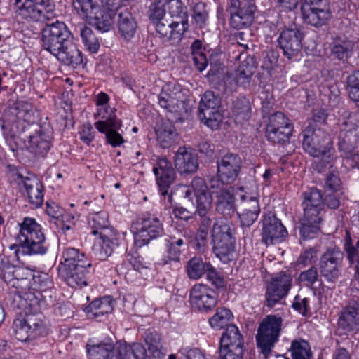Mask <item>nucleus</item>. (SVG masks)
I'll return each mask as SVG.
<instances>
[{
	"mask_svg": "<svg viewBox=\"0 0 359 359\" xmlns=\"http://www.w3.org/2000/svg\"><path fill=\"white\" fill-rule=\"evenodd\" d=\"M41 42L44 50L62 64L76 68L83 64L82 53L77 48L74 36L66 24L57 20L42 29Z\"/></svg>",
	"mask_w": 359,
	"mask_h": 359,
	"instance_id": "1",
	"label": "nucleus"
},
{
	"mask_svg": "<svg viewBox=\"0 0 359 359\" xmlns=\"http://www.w3.org/2000/svg\"><path fill=\"white\" fill-rule=\"evenodd\" d=\"M19 226L20 231L16 236L18 243L9 247L10 250H13L15 257L19 259L20 252L25 255L46 254L48 250L46 237L41 226L35 219L25 217Z\"/></svg>",
	"mask_w": 359,
	"mask_h": 359,
	"instance_id": "2",
	"label": "nucleus"
},
{
	"mask_svg": "<svg viewBox=\"0 0 359 359\" xmlns=\"http://www.w3.org/2000/svg\"><path fill=\"white\" fill-rule=\"evenodd\" d=\"M109 97L101 92L96 96L95 103L98 107L95 118L100 120L95 123L96 129L105 135L107 142L113 147L121 146L124 142L122 136V121L116 115V109L108 105Z\"/></svg>",
	"mask_w": 359,
	"mask_h": 359,
	"instance_id": "3",
	"label": "nucleus"
},
{
	"mask_svg": "<svg viewBox=\"0 0 359 359\" xmlns=\"http://www.w3.org/2000/svg\"><path fill=\"white\" fill-rule=\"evenodd\" d=\"M210 233L215 255L224 263L231 260L236 242L234 224L226 219L217 220L214 222Z\"/></svg>",
	"mask_w": 359,
	"mask_h": 359,
	"instance_id": "4",
	"label": "nucleus"
},
{
	"mask_svg": "<svg viewBox=\"0 0 359 359\" xmlns=\"http://www.w3.org/2000/svg\"><path fill=\"white\" fill-rule=\"evenodd\" d=\"M15 338L21 341L33 340L48 334L46 319L42 312L28 313L22 318L14 320Z\"/></svg>",
	"mask_w": 359,
	"mask_h": 359,
	"instance_id": "5",
	"label": "nucleus"
},
{
	"mask_svg": "<svg viewBox=\"0 0 359 359\" xmlns=\"http://www.w3.org/2000/svg\"><path fill=\"white\" fill-rule=\"evenodd\" d=\"M132 229L134 232L135 241L139 246L147 245L150 241L164 234L163 223L158 217L149 212L140 215L133 222Z\"/></svg>",
	"mask_w": 359,
	"mask_h": 359,
	"instance_id": "6",
	"label": "nucleus"
},
{
	"mask_svg": "<svg viewBox=\"0 0 359 359\" xmlns=\"http://www.w3.org/2000/svg\"><path fill=\"white\" fill-rule=\"evenodd\" d=\"M199 117L201 121L212 130L217 129L224 116L222 111V98L215 93L207 90L199 103Z\"/></svg>",
	"mask_w": 359,
	"mask_h": 359,
	"instance_id": "7",
	"label": "nucleus"
},
{
	"mask_svg": "<svg viewBox=\"0 0 359 359\" xmlns=\"http://www.w3.org/2000/svg\"><path fill=\"white\" fill-rule=\"evenodd\" d=\"M282 321L281 317L269 315L260 323L256 339L257 346L264 355H269L278 341Z\"/></svg>",
	"mask_w": 359,
	"mask_h": 359,
	"instance_id": "8",
	"label": "nucleus"
},
{
	"mask_svg": "<svg viewBox=\"0 0 359 359\" xmlns=\"http://www.w3.org/2000/svg\"><path fill=\"white\" fill-rule=\"evenodd\" d=\"M227 6L233 29L247 28L252 24L257 11L255 0H228Z\"/></svg>",
	"mask_w": 359,
	"mask_h": 359,
	"instance_id": "9",
	"label": "nucleus"
},
{
	"mask_svg": "<svg viewBox=\"0 0 359 359\" xmlns=\"http://www.w3.org/2000/svg\"><path fill=\"white\" fill-rule=\"evenodd\" d=\"M16 12L22 18L41 20L50 18L55 8V0H15Z\"/></svg>",
	"mask_w": 359,
	"mask_h": 359,
	"instance_id": "10",
	"label": "nucleus"
},
{
	"mask_svg": "<svg viewBox=\"0 0 359 359\" xmlns=\"http://www.w3.org/2000/svg\"><path fill=\"white\" fill-rule=\"evenodd\" d=\"M13 300L19 309L24 310L25 314L41 312V310L53 304L54 302L52 294L48 297L42 292L32 290L15 292Z\"/></svg>",
	"mask_w": 359,
	"mask_h": 359,
	"instance_id": "11",
	"label": "nucleus"
},
{
	"mask_svg": "<svg viewBox=\"0 0 359 359\" xmlns=\"http://www.w3.org/2000/svg\"><path fill=\"white\" fill-rule=\"evenodd\" d=\"M20 191L27 196L29 203L35 208L41 206L43 201L44 187L36 176L33 174L16 173L14 179Z\"/></svg>",
	"mask_w": 359,
	"mask_h": 359,
	"instance_id": "12",
	"label": "nucleus"
},
{
	"mask_svg": "<svg viewBox=\"0 0 359 359\" xmlns=\"http://www.w3.org/2000/svg\"><path fill=\"white\" fill-rule=\"evenodd\" d=\"M192 188H187L184 192V197L191 199L194 195L196 198V210L194 214L198 215L201 219L204 218H210V211L212 208V196L211 192L206 191V187L204 181L201 177H196L191 182Z\"/></svg>",
	"mask_w": 359,
	"mask_h": 359,
	"instance_id": "13",
	"label": "nucleus"
},
{
	"mask_svg": "<svg viewBox=\"0 0 359 359\" xmlns=\"http://www.w3.org/2000/svg\"><path fill=\"white\" fill-rule=\"evenodd\" d=\"M313 194V187L302 193L303 213L299 219L301 244L314 238V199Z\"/></svg>",
	"mask_w": 359,
	"mask_h": 359,
	"instance_id": "14",
	"label": "nucleus"
},
{
	"mask_svg": "<svg viewBox=\"0 0 359 359\" xmlns=\"http://www.w3.org/2000/svg\"><path fill=\"white\" fill-rule=\"evenodd\" d=\"M217 178L210 180H219L222 185L230 184L237 179L242 165V160L238 154L227 152L217 161Z\"/></svg>",
	"mask_w": 359,
	"mask_h": 359,
	"instance_id": "15",
	"label": "nucleus"
},
{
	"mask_svg": "<svg viewBox=\"0 0 359 359\" xmlns=\"http://www.w3.org/2000/svg\"><path fill=\"white\" fill-rule=\"evenodd\" d=\"M153 172L159 192L163 196H168V201L171 202L172 195L169 193V190L176 179L175 170L171 161L165 157L158 158L153 165Z\"/></svg>",
	"mask_w": 359,
	"mask_h": 359,
	"instance_id": "16",
	"label": "nucleus"
},
{
	"mask_svg": "<svg viewBox=\"0 0 359 359\" xmlns=\"http://www.w3.org/2000/svg\"><path fill=\"white\" fill-rule=\"evenodd\" d=\"M191 306L200 312L208 313L217 304V296L214 290L204 284H196L190 290Z\"/></svg>",
	"mask_w": 359,
	"mask_h": 359,
	"instance_id": "17",
	"label": "nucleus"
},
{
	"mask_svg": "<svg viewBox=\"0 0 359 359\" xmlns=\"http://www.w3.org/2000/svg\"><path fill=\"white\" fill-rule=\"evenodd\" d=\"M208 189L217 197L216 210L224 217H231L236 211L235 198L230 187L219 183V180H210Z\"/></svg>",
	"mask_w": 359,
	"mask_h": 359,
	"instance_id": "18",
	"label": "nucleus"
},
{
	"mask_svg": "<svg viewBox=\"0 0 359 359\" xmlns=\"http://www.w3.org/2000/svg\"><path fill=\"white\" fill-rule=\"evenodd\" d=\"M344 253L337 248H328L322 255L319 268L320 273L328 280L333 281L341 274Z\"/></svg>",
	"mask_w": 359,
	"mask_h": 359,
	"instance_id": "19",
	"label": "nucleus"
},
{
	"mask_svg": "<svg viewBox=\"0 0 359 359\" xmlns=\"http://www.w3.org/2000/svg\"><path fill=\"white\" fill-rule=\"evenodd\" d=\"M35 133H29L25 137L29 139V149L39 157H45L51 147L53 139V130L50 127L44 123L43 125L36 124L34 126Z\"/></svg>",
	"mask_w": 359,
	"mask_h": 359,
	"instance_id": "20",
	"label": "nucleus"
},
{
	"mask_svg": "<svg viewBox=\"0 0 359 359\" xmlns=\"http://www.w3.org/2000/svg\"><path fill=\"white\" fill-rule=\"evenodd\" d=\"M292 278L285 272L279 273L267 285L266 291V306L273 308L288 293Z\"/></svg>",
	"mask_w": 359,
	"mask_h": 359,
	"instance_id": "21",
	"label": "nucleus"
},
{
	"mask_svg": "<svg viewBox=\"0 0 359 359\" xmlns=\"http://www.w3.org/2000/svg\"><path fill=\"white\" fill-rule=\"evenodd\" d=\"M287 236V231L275 215L269 212L264 215L262 233V242L273 245L282 242Z\"/></svg>",
	"mask_w": 359,
	"mask_h": 359,
	"instance_id": "22",
	"label": "nucleus"
},
{
	"mask_svg": "<svg viewBox=\"0 0 359 359\" xmlns=\"http://www.w3.org/2000/svg\"><path fill=\"white\" fill-rule=\"evenodd\" d=\"M254 66L248 60L243 61L233 73L226 74L224 78V92L233 91L237 86L246 88L250 86L251 78L254 74Z\"/></svg>",
	"mask_w": 359,
	"mask_h": 359,
	"instance_id": "23",
	"label": "nucleus"
},
{
	"mask_svg": "<svg viewBox=\"0 0 359 359\" xmlns=\"http://www.w3.org/2000/svg\"><path fill=\"white\" fill-rule=\"evenodd\" d=\"M91 267L79 265L74 267L57 268L59 277L69 287H82L88 285L87 280L90 274Z\"/></svg>",
	"mask_w": 359,
	"mask_h": 359,
	"instance_id": "24",
	"label": "nucleus"
},
{
	"mask_svg": "<svg viewBox=\"0 0 359 359\" xmlns=\"http://www.w3.org/2000/svg\"><path fill=\"white\" fill-rule=\"evenodd\" d=\"M302 35L297 28H290L282 31L278 43L283 49V54L288 59L296 56L301 50Z\"/></svg>",
	"mask_w": 359,
	"mask_h": 359,
	"instance_id": "25",
	"label": "nucleus"
},
{
	"mask_svg": "<svg viewBox=\"0 0 359 359\" xmlns=\"http://www.w3.org/2000/svg\"><path fill=\"white\" fill-rule=\"evenodd\" d=\"M118 8H102L98 5V8L94 10L86 19V21L98 31L107 32L110 30L114 24V18Z\"/></svg>",
	"mask_w": 359,
	"mask_h": 359,
	"instance_id": "26",
	"label": "nucleus"
},
{
	"mask_svg": "<svg viewBox=\"0 0 359 359\" xmlns=\"http://www.w3.org/2000/svg\"><path fill=\"white\" fill-rule=\"evenodd\" d=\"M118 245V238L116 231L107 229L100 235V241L98 244L95 245L93 251L98 259L105 260Z\"/></svg>",
	"mask_w": 359,
	"mask_h": 359,
	"instance_id": "27",
	"label": "nucleus"
},
{
	"mask_svg": "<svg viewBox=\"0 0 359 359\" xmlns=\"http://www.w3.org/2000/svg\"><path fill=\"white\" fill-rule=\"evenodd\" d=\"M175 165L181 174L194 173L198 168V156L184 147H180L175 154Z\"/></svg>",
	"mask_w": 359,
	"mask_h": 359,
	"instance_id": "28",
	"label": "nucleus"
},
{
	"mask_svg": "<svg viewBox=\"0 0 359 359\" xmlns=\"http://www.w3.org/2000/svg\"><path fill=\"white\" fill-rule=\"evenodd\" d=\"M158 99L160 106L170 112L181 114L184 109V102L181 99V92L163 89Z\"/></svg>",
	"mask_w": 359,
	"mask_h": 359,
	"instance_id": "29",
	"label": "nucleus"
},
{
	"mask_svg": "<svg viewBox=\"0 0 359 359\" xmlns=\"http://www.w3.org/2000/svg\"><path fill=\"white\" fill-rule=\"evenodd\" d=\"M167 7L170 17L176 18L174 22L179 27L178 32L187 31L189 28L187 7L181 0H168Z\"/></svg>",
	"mask_w": 359,
	"mask_h": 359,
	"instance_id": "30",
	"label": "nucleus"
},
{
	"mask_svg": "<svg viewBox=\"0 0 359 359\" xmlns=\"http://www.w3.org/2000/svg\"><path fill=\"white\" fill-rule=\"evenodd\" d=\"M339 326L347 332L359 331V306L357 304L347 306L341 313Z\"/></svg>",
	"mask_w": 359,
	"mask_h": 359,
	"instance_id": "31",
	"label": "nucleus"
},
{
	"mask_svg": "<svg viewBox=\"0 0 359 359\" xmlns=\"http://www.w3.org/2000/svg\"><path fill=\"white\" fill-rule=\"evenodd\" d=\"M185 247L186 244L182 238L169 236L165 240V255L161 259V264L165 265L170 262H179L180 255Z\"/></svg>",
	"mask_w": 359,
	"mask_h": 359,
	"instance_id": "32",
	"label": "nucleus"
},
{
	"mask_svg": "<svg viewBox=\"0 0 359 359\" xmlns=\"http://www.w3.org/2000/svg\"><path fill=\"white\" fill-rule=\"evenodd\" d=\"M79 265L91 267V263L87 259L86 255L74 248H66L62 253V259L57 268L74 267Z\"/></svg>",
	"mask_w": 359,
	"mask_h": 359,
	"instance_id": "33",
	"label": "nucleus"
},
{
	"mask_svg": "<svg viewBox=\"0 0 359 359\" xmlns=\"http://www.w3.org/2000/svg\"><path fill=\"white\" fill-rule=\"evenodd\" d=\"M24 269L13 264L10 256H3L0 261V278L6 283H10L13 280L22 279Z\"/></svg>",
	"mask_w": 359,
	"mask_h": 359,
	"instance_id": "34",
	"label": "nucleus"
},
{
	"mask_svg": "<svg viewBox=\"0 0 359 359\" xmlns=\"http://www.w3.org/2000/svg\"><path fill=\"white\" fill-rule=\"evenodd\" d=\"M114 309L112 299L110 297L95 299L85 309L89 318H98L111 313Z\"/></svg>",
	"mask_w": 359,
	"mask_h": 359,
	"instance_id": "35",
	"label": "nucleus"
},
{
	"mask_svg": "<svg viewBox=\"0 0 359 359\" xmlns=\"http://www.w3.org/2000/svg\"><path fill=\"white\" fill-rule=\"evenodd\" d=\"M354 43L344 36H337L332 44V54L340 60H347L353 54Z\"/></svg>",
	"mask_w": 359,
	"mask_h": 359,
	"instance_id": "36",
	"label": "nucleus"
},
{
	"mask_svg": "<svg viewBox=\"0 0 359 359\" xmlns=\"http://www.w3.org/2000/svg\"><path fill=\"white\" fill-rule=\"evenodd\" d=\"M155 131L156 140L162 148L170 147L177 136L175 126L169 121L158 126Z\"/></svg>",
	"mask_w": 359,
	"mask_h": 359,
	"instance_id": "37",
	"label": "nucleus"
},
{
	"mask_svg": "<svg viewBox=\"0 0 359 359\" xmlns=\"http://www.w3.org/2000/svg\"><path fill=\"white\" fill-rule=\"evenodd\" d=\"M146 348L140 343L120 344L116 346L117 359H145Z\"/></svg>",
	"mask_w": 359,
	"mask_h": 359,
	"instance_id": "38",
	"label": "nucleus"
},
{
	"mask_svg": "<svg viewBox=\"0 0 359 359\" xmlns=\"http://www.w3.org/2000/svg\"><path fill=\"white\" fill-rule=\"evenodd\" d=\"M285 359H311L312 351L308 341L299 339L291 342L287 353L283 355Z\"/></svg>",
	"mask_w": 359,
	"mask_h": 359,
	"instance_id": "39",
	"label": "nucleus"
},
{
	"mask_svg": "<svg viewBox=\"0 0 359 359\" xmlns=\"http://www.w3.org/2000/svg\"><path fill=\"white\" fill-rule=\"evenodd\" d=\"M212 224L211 218H204L200 220L199 226L194 236L191 239L193 248L199 252H204L208 245V235L210 227Z\"/></svg>",
	"mask_w": 359,
	"mask_h": 359,
	"instance_id": "40",
	"label": "nucleus"
},
{
	"mask_svg": "<svg viewBox=\"0 0 359 359\" xmlns=\"http://www.w3.org/2000/svg\"><path fill=\"white\" fill-rule=\"evenodd\" d=\"M88 224L91 228V233L94 235L104 232L105 230H114L110 226L108 219V214L104 211L90 213L88 218Z\"/></svg>",
	"mask_w": 359,
	"mask_h": 359,
	"instance_id": "41",
	"label": "nucleus"
},
{
	"mask_svg": "<svg viewBox=\"0 0 359 359\" xmlns=\"http://www.w3.org/2000/svg\"><path fill=\"white\" fill-rule=\"evenodd\" d=\"M137 22L132 14L128 12H122L118 15V28L122 37L126 40L132 39L137 30Z\"/></svg>",
	"mask_w": 359,
	"mask_h": 359,
	"instance_id": "42",
	"label": "nucleus"
},
{
	"mask_svg": "<svg viewBox=\"0 0 359 359\" xmlns=\"http://www.w3.org/2000/svg\"><path fill=\"white\" fill-rule=\"evenodd\" d=\"M220 347L243 348V338L235 325L227 326L220 339Z\"/></svg>",
	"mask_w": 359,
	"mask_h": 359,
	"instance_id": "43",
	"label": "nucleus"
},
{
	"mask_svg": "<svg viewBox=\"0 0 359 359\" xmlns=\"http://www.w3.org/2000/svg\"><path fill=\"white\" fill-rule=\"evenodd\" d=\"M32 129L26 123L18 118L13 121L11 123L6 124L4 122L1 125L3 135L6 140H15L16 138L24 133H28L27 135H29L32 133Z\"/></svg>",
	"mask_w": 359,
	"mask_h": 359,
	"instance_id": "44",
	"label": "nucleus"
},
{
	"mask_svg": "<svg viewBox=\"0 0 359 359\" xmlns=\"http://www.w3.org/2000/svg\"><path fill=\"white\" fill-rule=\"evenodd\" d=\"M116 353V347L111 342H102L88 348L90 359H113Z\"/></svg>",
	"mask_w": 359,
	"mask_h": 359,
	"instance_id": "45",
	"label": "nucleus"
},
{
	"mask_svg": "<svg viewBox=\"0 0 359 359\" xmlns=\"http://www.w3.org/2000/svg\"><path fill=\"white\" fill-rule=\"evenodd\" d=\"M157 32L163 37L177 39H180L186 31H179L177 23L174 20H168L165 18L154 22Z\"/></svg>",
	"mask_w": 359,
	"mask_h": 359,
	"instance_id": "46",
	"label": "nucleus"
},
{
	"mask_svg": "<svg viewBox=\"0 0 359 359\" xmlns=\"http://www.w3.org/2000/svg\"><path fill=\"white\" fill-rule=\"evenodd\" d=\"M16 118L26 123L31 128L34 130L35 123L37 117L32 106L26 102H18L15 107Z\"/></svg>",
	"mask_w": 359,
	"mask_h": 359,
	"instance_id": "47",
	"label": "nucleus"
},
{
	"mask_svg": "<svg viewBox=\"0 0 359 359\" xmlns=\"http://www.w3.org/2000/svg\"><path fill=\"white\" fill-rule=\"evenodd\" d=\"M233 316L231 311L225 307H219L216 310L215 313L209 318L210 326L215 330H221L230 325V321Z\"/></svg>",
	"mask_w": 359,
	"mask_h": 359,
	"instance_id": "48",
	"label": "nucleus"
},
{
	"mask_svg": "<svg viewBox=\"0 0 359 359\" xmlns=\"http://www.w3.org/2000/svg\"><path fill=\"white\" fill-rule=\"evenodd\" d=\"M209 262H204L201 257H194L187 264V273L189 278L197 280L207 272L210 266Z\"/></svg>",
	"mask_w": 359,
	"mask_h": 359,
	"instance_id": "49",
	"label": "nucleus"
},
{
	"mask_svg": "<svg viewBox=\"0 0 359 359\" xmlns=\"http://www.w3.org/2000/svg\"><path fill=\"white\" fill-rule=\"evenodd\" d=\"M314 119L309 118L307 125L302 131V147L305 152L314 156Z\"/></svg>",
	"mask_w": 359,
	"mask_h": 359,
	"instance_id": "50",
	"label": "nucleus"
},
{
	"mask_svg": "<svg viewBox=\"0 0 359 359\" xmlns=\"http://www.w3.org/2000/svg\"><path fill=\"white\" fill-rule=\"evenodd\" d=\"M251 104L245 96H238L233 102V112L238 118L248 120L251 115Z\"/></svg>",
	"mask_w": 359,
	"mask_h": 359,
	"instance_id": "51",
	"label": "nucleus"
},
{
	"mask_svg": "<svg viewBox=\"0 0 359 359\" xmlns=\"http://www.w3.org/2000/svg\"><path fill=\"white\" fill-rule=\"evenodd\" d=\"M191 18L197 27L203 28L209 19V11L207 5L203 2L196 3L191 9Z\"/></svg>",
	"mask_w": 359,
	"mask_h": 359,
	"instance_id": "52",
	"label": "nucleus"
},
{
	"mask_svg": "<svg viewBox=\"0 0 359 359\" xmlns=\"http://www.w3.org/2000/svg\"><path fill=\"white\" fill-rule=\"evenodd\" d=\"M80 36L87 49L92 53H96L99 50L100 43L91 28L83 25L80 28Z\"/></svg>",
	"mask_w": 359,
	"mask_h": 359,
	"instance_id": "53",
	"label": "nucleus"
},
{
	"mask_svg": "<svg viewBox=\"0 0 359 359\" xmlns=\"http://www.w3.org/2000/svg\"><path fill=\"white\" fill-rule=\"evenodd\" d=\"M72 4L78 15L86 20L99 5L93 0H72Z\"/></svg>",
	"mask_w": 359,
	"mask_h": 359,
	"instance_id": "54",
	"label": "nucleus"
},
{
	"mask_svg": "<svg viewBox=\"0 0 359 359\" xmlns=\"http://www.w3.org/2000/svg\"><path fill=\"white\" fill-rule=\"evenodd\" d=\"M293 128H277L276 130L266 129L267 140L274 144H284L289 141L292 135Z\"/></svg>",
	"mask_w": 359,
	"mask_h": 359,
	"instance_id": "55",
	"label": "nucleus"
},
{
	"mask_svg": "<svg viewBox=\"0 0 359 359\" xmlns=\"http://www.w3.org/2000/svg\"><path fill=\"white\" fill-rule=\"evenodd\" d=\"M293 128V125L283 112L277 111L269 116L266 129H270L271 131L277 128Z\"/></svg>",
	"mask_w": 359,
	"mask_h": 359,
	"instance_id": "56",
	"label": "nucleus"
},
{
	"mask_svg": "<svg viewBox=\"0 0 359 359\" xmlns=\"http://www.w3.org/2000/svg\"><path fill=\"white\" fill-rule=\"evenodd\" d=\"M316 26L325 25L330 18L329 3L327 0H316Z\"/></svg>",
	"mask_w": 359,
	"mask_h": 359,
	"instance_id": "57",
	"label": "nucleus"
},
{
	"mask_svg": "<svg viewBox=\"0 0 359 359\" xmlns=\"http://www.w3.org/2000/svg\"><path fill=\"white\" fill-rule=\"evenodd\" d=\"M32 279L35 289L38 290L36 292H42L48 297L51 294L53 284L47 273L34 275Z\"/></svg>",
	"mask_w": 359,
	"mask_h": 359,
	"instance_id": "58",
	"label": "nucleus"
},
{
	"mask_svg": "<svg viewBox=\"0 0 359 359\" xmlns=\"http://www.w3.org/2000/svg\"><path fill=\"white\" fill-rule=\"evenodd\" d=\"M350 98L359 108V70L354 72L347 79Z\"/></svg>",
	"mask_w": 359,
	"mask_h": 359,
	"instance_id": "59",
	"label": "nucleus"
},
{
	"mask_svg": "<svg viewBox=\"0 0 359 359\" xmlns=\"http://www.w3.org/2000/svg\"><path fill=\"white\" fill-rule=\"evenodd\" d=\"M345 249L350 263L355 264V276L359 280V240L355 246H352L346 242Z\"/></svg>",
	"mask_w": 359,
	"mask_h": 359,
	"instance_id": "60",
	"label": "nucleus"
},
{
	"mask_svg": "<svg viewBox=\"0 0 359 359\" xmlns=\"http://www.w3.org/2000/svg\"><path fill=\"white\" fill-rule=\"evenodd\" d=\"M301 13L304 22L313 25L314 0H303L301 6Z\"/></svg>",
	"mask_w": 359,
	"mask_h": 359,
	"instance_id": "61",
	"label": "nucleus"
},
{
	"mask_svg": "<svg viewBox=\"0 0 359 359\" xmlns=\"http://www.w3.org/2000/svg\"><path fill=\"white\" fill-rule=\"evenodd\" d=\"M278 60V53L274 50H269L265 53L261 67L270 73L276 66Z\"/></svg>",
	"mask_w": 359,
	"mask_h": 359,
	"instance_id": "62",
	"label": "nucleus"
},
{
	"mask_svg": "<svg viewBox=\"0 0 359 359\" xmlns=\"http://www.w3.org/2000/svg\"><path fill=\"white\" fill-rule=\"evenodd\" d=\"M314 250L313 248H309L301 252L297 261V266L299 269L314 268Z\"/></svg>",
	"mask_w": 359,
	"mask_h": 359,
	"instance_id": "63",
	"label": "nucleus"
},
{
	"mask_svg": "<svg viewBox=\"0 0 359 359\" xmlns=\"http://www.w3.org/2000/svg\"><path fill=\"white\" fill-rule=\"evenodd\" d=\"M243 348L219 347V357L220 359H243Z\"/></svg>",
	"mask_w": 359,
	"mask_h": 359,
	"instance_id": "64",
	"label": "nucleus"
}]
</instances>
